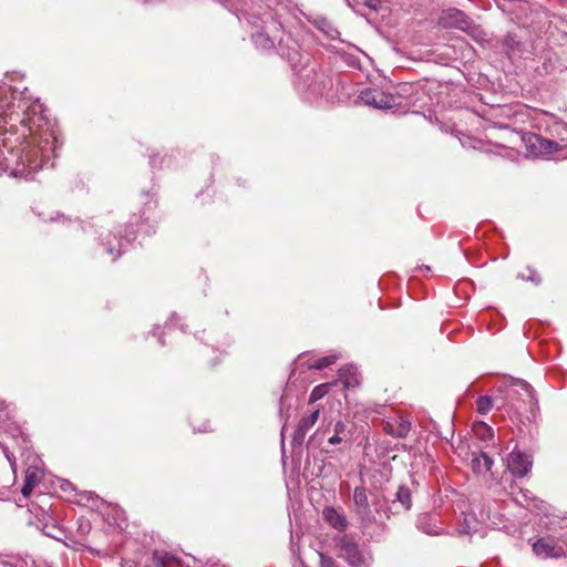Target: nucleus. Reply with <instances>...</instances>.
<instances>
[{
  "label": "nucleus",
  "instance_id": "1",
  "mask_svg": "<svg viewBox=\"0 0 567 567\" xmlns=\"http://www.w3.org/2000/svg\"><path fill=\"white\" fill-rule=\"evenodd\" d=\"M0 85V174L32 178L55 155L58 140L54 131L41 115L42 105Z\"/></svg>",
  "mask_w": 567,
  "mask_h": 567
},
{
  "label": "nucleus",
  "instance_id": "2",
  "mask_svg": "<svg viewBox=\"0 0 567 567\" xmlns=\"http://www.w3.org/2000/svg\"><path fill=\"white\" fill-rule=\"evenodd\" d=\"M353 511L360 520L362 527H369L372 524H383L390 518L391 511L386 507V502L379 497L372 501L374 512L371 509L368 493L364 487H355L352 494Z\"/></svg>",
  "mask_w": 567,
  "mask_h": 567
},
{
  "label": "nucleus",
  "instance_id": "3",
  "mask_svg": "<svg viewBox=\"0 0 567 567\" xmlns=\"http://www.w3.org/2000/svg\"><path fill=\"white\" fill-rule=\"evenodd\" d=\"M272 29H278L277 22L270 21L269 24L265 27V31H258L252 33L251 39L255 45L262 50H271L275 48V41L277 37H270L269 31ZM278 49L280 50L281 55L286 56L290 62H295L297 60L299 44L295 41L290 35L280 37L278 39Z\"/></svg>",
  "mask_w": 567,
  "mask_h": 567
},
{
  "label": "nucleus",
  "instance_id": "4",
  "mask_svg": "<svg viewBox=\"0 0 567 567\" xmlns=\"http://www.w3.org/2000/svg\"><path fill=\"white\" fill-rule=\"evenodd\" d=\"M336 546L340 556L352 567H361L367 564L368 557L360 549V546L347 535L340 536L336 540Z\"/></svg>",
  "mask_w": 567,
  "mask_h": 567
},
{
  "label": "nucleus",
  "instance_id": "5",
  "mask_svg": "<svg viewBox=\"0 0 567 567\" xmlns=\"http://www.w3.org/2000/svg\"><path fill=\"white\" fill-rule=\"evenodd\" d=\"M527 152L530 156L544 157L557 153L564 148L563 145L555 141L547 140L537 134H529L524 137Z\"/></svg>",
  "mask_w": 567,
  "mask_h": 567
},
{
  "label": "nucleus",
  "instance_id": "6",
  "mask_svg": "<svg viewBox=\"0 0 567 567\" xmlns=\"http://www.w3.org/2000/svg\"><path fill=\"white\" fill-rule=\"evenodd\" d=\"M439 24L445 29L455 28L465 32L475 31L471 19L463 11L456 8L443 10L439 18Z\"/></svg>",
  "mask_w": 567,
  "mask_h": 567
},
{
  "label": "nucleus",
  "instance_id": "7",
  "mask_svg": "<svg viewBox=\"0 0 567 567\" xmlns=\"http://www.w3.org/2000/svg\"><path fill=\"white\" fill-rule=\"evenodd\" d=\"M360 99L365 105L379 110H389L398 105V97L395 95L378 89L363 90Z\"/></svg>",
  "mask_w": 567,
  "mask_h": 567
},
{
  "label": "nucleus",
  "instance_id": "8",
  "mask_svg": "<svg viewBox=\"0 0 567 567\" xmlns=\"http://www.w3.org/2000/svg\"><path fill=\"white\" fill-rule=\"evenodd\" d=\"M533 462L530 457L518 451L514 450L507 458V468L516 477L527 475L532 470Z\"/></svg>",
  "mask_w": 567,
  "mask_h": 567
},
{
  "label": "nucleus",
  "instance_id": "9",
  "mask_svg": "<svg viewBox=\"0 0 567 567\" xmlns=\"http://www.w3.org/2000/svg\"><path fill=\"white\" fill-rule=\"evenodd\" d=\"M534 554L543 559L546 558H560L565 556L561 547L557 546L554 540L539 538L533 544Z\"/></svg>",
  "mask_w": 567,
  "mask_h": 567
},
{
  "label": "nucleus",
  "instance_id": "10",
  "mask_svg": "<svg viewBox=\"0 0 567 567\" xmlns=\"http://www.w3.org/2000/svg\"><path fill=\"white\" fill-rule=\"evenodd\" d=\"M323 520L332 528L343 532L348 528L349 522L342 509L332 506L322 509Z\"/></svg>",
  "mask_w": 567,
  "mask_h": 567
},
{
  "label": "nucleus",
  "instance_id": "11",
  "mask_svg": "<svg viewBox=\"0 0 567 567\" xmlns=\"http://www.w3.org/2000/svg\"><path fill=\"white\" fill-rule=\"evenodd\" d=\"M320 411L316 409L299 421L292 437L295 444H301L303 442L306 434L317 423Z\"/></svg>",
  "mask_w": 567,
  "mask_h": 567
},
{
  "label": "nucleus",
  "instance_id": "12",
  "mask_svg": "<svg viewBox=\"0 0 567 567\" xmlns=\"http://www.w3.org/2000/svg\"><path fill=\"white\" fill-rule=\"evenodd\" d=\"M507 396L520 395L528 398L529 404L536 403L534 390L530 384L524 380H511L507 385Z\"/></svg>",
  "mask_w": 567,
  "mask_h": 567
},
{
  "label": "nucleus",
  "instance_id": "13",
  "mask_svg": "<svg viewBox=\"0 0 567 567\" xmlns=\"http://www.w3.org/2000/svg\"><path fill=\"white\" fill-rule=\"evenodd\" d=\"M494 461L486 453H472L471 467L476 474H485L491 471Z\"/></svg>",
  "mask_w": 567,
  "mask_h": 567
},
{
  "label": "nucleus",
  "instance_id": "14",
  "mask_svg": "<svg viewBox=\"0 0 567 567\" xmlns=\"http://www.w3.org/2000/svg\"><path fill=\"white\" fill-rule=\"evenodd\" d=\"M339 381L346 389L357 386L359 384L358 369L353 365L341 368L339 370Z\"/></svg>",
  "mask_w": 567,
  "mask_h": 567
},
{
  "label": "nucleus",
  "instance_id": "15",
  "mask_svg": "<svg viewBox=\"0 0 567 567\" xmlns=\"http://www.w3.org/2000/svg\"><path fill=\"white\" fill-rule=\"evenodd\" d=\"M333 432V435L328 440V443L331 445L340 444L341 442L346 441L351 434V431L348 429L347 423H344L343 421H338L334 424Z\"/></svg>",
  "mask_w": 567,
  "mask_h": 567
},
{
  "label": "nucleus",
  "instance_id": "16",
  "mask_svg": "<svg viewBox=\"0 0 567 567\" xmlns=\"http://www.w3.org/2000/svg\"><path fill=\"white\" fill-rule=\"evenodd\" d=\"M114 239L117 241V247L113 246L111 240H106L105 243L106 252L110 255L113 261L121 256V254L124 251V249L131 241V239L128 238L117 239L116 236H114Z\"/></svg>",
  "mask_w": 567,
  "mask_h": 567
},
{
  "label": "nucleus",
  "instance_id": "17",
  "mask_svg": "<svg viewBox=\"0 0 567 567\" xmlns=\"http://www.w3.org/2000/svg\"><path fill=\"white\" fill-rule=\"evenodd\" d=\"M481 523L472 514H464V520L461 525L460 533L473 535L480 530Z\"/></svg>",
  "mask_w": 567,
  "mask_h": 567
},
{
  "label": "nucleus",
  "instance_id": "18",
  "mask_svg": "<svg viewBox=\"0 0 567 567\" xmlns=\"http://www.w3.org/2000/svg\"><path fill=\"white\" fill-rule=\"evenodd\" d=\"M399 503L402 509L408 511L411 508V492L405 486H400L396 494L395 499L393 501V504Z\"/></svg>",
  "mask_w": 567,
  "mask_h": 567
},
{
  "label": "nucleus",
  "instance_id": "19",
  "mask_svg": "<svg viewBox=\"0 0 567 567\" xmlns=\"http://www.w3.org/2000/svg\"><path fill=\"white\" fill-rule=\"evenodd\" d=\"M338 358L339 357L337 354H330L316 360H309L307 361V365L308 369L321 370L333 364L338 360Z\"/></svg>",
  "mask_w": 567,
  "mask_h": 567
},
{
  "label": "nucleus",
  "instance_id": "20",
  "mask_svg": "<svg viewBox=\"0 0 567 567\" xmlns=\"http://www.w3.org/2000/svg\"><path fill=\"white\" fill-rule=\"evenodd\" d=\"M433 518L429 515H423L419 517L417 519V527L420 530H422L425 534L429 535H436L439 534V528L436 527L435 523H432Z\"/></svg>",
  "mask_w": 567,
  "mask_h": 567
},
{
  "label": "nucleus",
  "instance_id": "21",
  "mask_svg": "<svg viewBox=\"0 0 567 567\" xmlns=\"http://www.w3.org/2000/svg\"><path fill=\"white\" fill-rule=\"evenodd\" d=\"M317 28L323 32L329 39H336L339 35V31L326 19H319L316 21Z\"/></svg>",
  "mask_w": 567,
  "mask_h": 567
},
{
  "label": "nucleus",
  "instance_id": "22",
  "mask_svg": "<svg viewBox=\"0 0 567 567\" xmlns=\"http://www.w3.org/2000/svg\"><path fill=\"white\" fill-rule=\"evenodd\" d=\"M554 70H555V63H554L551 56H548V55L544 56L542 64L537 65V68H536V72L542 76L553 73Z\"/></svg>",
  "mask_w": 567,
  "mask_h": 567
},
{
  "label": "nucleus",
  "instance_id": "23",
  "mask_svg": "<svg viewBox=\"0 0 567 567\" xmlns=\"http://www.w3.org/2000/svg\"><path fill=\"white\" fill-rule=\"evenodd\" d=\"M40 481H41V473L37 467H29L25 471L24 482L29 486L35 487L40 483Z\"/></svg>",
  "mask_w": 567,
  "mask_h": 567
},
{
  "label": "nucleus",
  "instance_id": "24",
  "mask_svg": "<svg viewBox=\"0 0 567 567\" xmlns=\"http://www.w3.org/2000/svg\"><path fill=\"white\" fill-rule=\"evenodd\" d=\"M493 408L492 398L484 395L480 396L476 401V410L480 414H487Z\"/></svg>",
  "mask_w": 567,
  "mask_h": 567
},
{
  "label": "nucleus",
  "instance_id": "25",
  "mask_svg": "<svg viewBox=\"0 0 567 567\" xmlns=\"http://www.w3.org/2000/svg\"><path fill=\"white\" fill-rule=\"evenodd\" d=\"M330 383L319 384L313 388V390L310 393V402L313 403L320 399H322L329 391Z\"/></svg>",
  "mask_w": 567,
  "mask_h": 567
},
{
  "label": "nucleus",
  "instance_id": "26",
  "mask_svg": "<svg viewBox=\"0 0 567 567\" xmlns=\"http://www.w3.org/2000/svg\"><path fill=\"white\" fill-rule=\"evenodd\" d=\"M411 429V423L405 420H400L395 422V430L393 431V436L395 437H406Z\"/></svg>",
  "mask_w": 567,
  "mask_h": 567
},
{
  "label": "nucleus",
  "instance_id": "27",
  "mask_svg": "<svg viewBox=\"0 0 567 567\" xmlns=\"http://www.w3.org/2000/svg\"><path fill=\"white\" fill-rule=\"evenodd\" d=\"M0 567H27V561L21 558L0 559Z\"/></svg>",
  "mask_w": 567,
  "mask_h": 567
},
{
  "label": "nucleus",
  "instance_id": "28",
  "mask_svg": "<svg viewBox=\"0 0 567 567\" xmlns=\"http://www.w3.org/2000/svg\"><path fill=\"white\" fill-rule=\"evenodd\" d=\"M145 567H165L163 556L158 551H155L151 559V563L147 564Z\"/></svg>",
  "mask_w": 567,
  "mask_h": 567
},
{
  "label": "nucleus",
  "instance_id": "29",
  "mask_svg": "<svg viewBox=\"0 0 567 567\" xmlns=\"http://www.w3.org/2000/svg\"><path fill=\"white\" fill-rule=\"evenodd\" d=\"M320 564L319 567H336V563L331 557L326 556L322 553H319Z\"/></svg>",
  "mask_w": 567,
  "mask_h": 567
},
{
  "label": "nucleus",
  "instance_id": "30",
  "mask_svg": "<svg viewBox=\"0 0 567 567\" xmlns=\"http://www.w3.org/2000/svg\"><path fill=\"white\" fill-rule=\"evenodd\" d=\"M529 275L526 277L525 275H519V277L524 280H529L536 285L540 282V277L530 268L527 269Z\"/></svg>",
  "mask_w": 567,
  "mask_h": 567
},
{
  "label": "nucleus",
  "instance_id": "31",
  "mask_svg": "<svg viewBox=\"0 0 567 567\" xmlns=\"http://www.w3.org/2000/svg\"><path fill=\"white\" fill-rule=\"evenodd\" d=\"M79 530L82 535H85L90 530V523L87 520L81 522L79 526Z\"/></svg>",
  "mask_w": 567,
  "mask_h": 567
},
{
  "label": "nucleus",
  "instance_id": "32",
  "mask_svg": "<svg viewBox=\"0 0 567 567\" xmlns=\"http://www.w3.org/2000/svg\"><path fill=\"white\" fill-rule=\"evenodd\" d=\"M522 499L526 502L525 506H528V502L532 501V494L528 491H519Z\"/></svg>",
  "mask_w": 567,
  "mask_h": 567
},
{
  "label": "nucleus",
  "instance_id": "33",
  "mask_svg": "<svg viewBox=\"0 0 567 567\" xmlns=\"http://www.w3.org/2000/svg\"><path fill=\"white\" fill-rule=\"evenodd\" d=\"M61 489L64 491V492H68L70 489H73V485L69 482V481H65V480H62L61 481V485H60Z\"/></svg>",
  "mask_w": 567,
  "mask_h": 567
},
{
  "label": "nucleus",
  "instance_id": "34",
  "mask_svg": "<svg viewBox=\"0 0 567 567\" xmlns=\"http://www.w3.org/2000/svg\"><path fill=\"white\" fill-rule=\"evenodd\" d=\"M33 488H34V486H29V485L24 482V484H23V486H22L21 492H22V494H23L24 496H29V495L31 494V492L33 491Z\"/></svg>",
  "mask_w": 567,
  "mask_h": 567
},
{
  "label": "nucleus",
  "instance_id": "35",
  "mask_svg": "<svg viewBox=\"0 0 567 567\" xmlns=\"http://www.w3.org/2000/svg\"><path fill=\"white\" fill-rule=\"evenodd\" d=\"M380 2V0H365L367 6L372 9H377Z\"/></svg>",
  "mask_w": 567,
  "mask_h": 567
},
{
  "label": "nucleus",
  "instance_id": "36",
  "mask_svg": "<svg viewBox=\"0 0 567 567\" xmlns=\"http://www.w3.org/2000/svg\"><path fill=\"white\" fill-rule=\"evenodd\" d=\"M384 429H385L388 434L393 436V431L395 430V423H389L388 422Z\"/></svg>",
  "mask_w": 567,
  "mask_h": 567
},
{
  "label": "nucleus",
  "instance_id": "37",
  "mask_svg": "<svg viewBox=\"0 0 567 567\" xmlns=\"http://www.w3.org/2000/svg\"><path fill=\"white\" fill-rule=\"evenodd\" d=\"M63 534H64V532L61 530L60 528H56V534H51V532H47L48 536H51L55 539H60Z\"/></svg>",
  "mask_w": 567,
  "mask_h": 567
},
{
  "label": "nucleus",
  "instance_id": "38",
  "mask_svg": "<svg viewBox=\"0 0 567 567\" xmlns=\"http://www.w3.org/2000/svg\"><path fill=\"white\" fill-rule=\"evenodd\" d=\"M197 431H199V432H206V431H208V426H204L203 429H198Z\"/></svg>",
  "mask_w": 567,
  "mask_h": 567
},
{
  "label": "nucleus",
  "instance_id": "39",
  "mask_svg": "<svg viewBox=\"0 0 567 567\" xmlns=\"http://www.w3.org/2000/svg\"><path fill=\"white\" fill-rule=\"evenodd\" d=\"M515 501H516L517 503H520L522 505H524V504H523V501H522V499H519V498H518V496H516V497H515Z\"/></svg>",
  "mask_w": 567,
  "mask_h": 567
},
{
  "label": "nucleus",
  "instance_id": "40",
  "mask_svg": "<svg viewBox=\"0 0 567 567\" xmlns=\"http://www.w3.org/2000/svg\"><path fill=\"white\" fill-rule=\"evenodd\" d=\"M85 494H86L89 497H91V496H92V492H87V493H85Z\"/></svg>",
  "mask_w": 567,
  "mask_h": 567
},
{
  "label": "nucleus",
  "instance_id": "41",
  "mask_svg": "<svg viewBox=\"0 0 567 567\" xmlns=\"http://www.w3.org/2000/svg\"><path fill=\"white\" fill-rule=\"evenodd\" d=\"M54 530H52L51 534H56V527H53Z\"/></svg>",
  "mask_w": 567,
  "mask_h": 567
}]
</instances>
